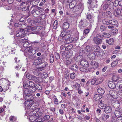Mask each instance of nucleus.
I'll use <instances>...</instances> for the list:
<instances>
[{
	"instance_id": "nucleus-1",
	"label": "nucleus",
	"mask_w": 122,
	"mask_h": 122,
	"mask_svg": "<svg viewBox=\"0 0 122 122\" xmlns=\"http://www.w3.org/2000/svg\"><path fill=\"white\" fill-rule=\"evenodd\" d=\"M71 32V30H63L61 32L60 36L61 37L58 38L59 41H61L60 38H61L63 40H65L64 43L65 44H69L74 40V39L72 37H70L71 36L70 34Z\"/></svg>"
},
{
	"instance_id": "nucleus-2",
	"label": "nucleus",
	"mask_w": 122,
	"mask_h": 122,
	"mask_svg": "<svg viewBox=\"0 0 122 122\" xmlns=\"http://www.w3.org/2000/svg\"><path fill=\"white\" fill-rule=\"evenodd\" d=\"M16 42L18 44H20L21 42H22L24 43L23 46L25 48H27L30 47L31 46V44L28 42L27 40V39H21L20 40H18L16 38H15Z\"/></svg>"
},
{
	"instance_id": "nucleus-3",
	"label": "nucleus",
	"mask_w": 122,
	"mask_h": 122,
	"mask_svg": "<svg viewBox=\"0 0 122 122\" xmlns=\"http://www.w3.org/2000/svg\"><path fill=\"white\" fill-rule=\"evenodd\" d=\"M26 76L28 78L36 82L39 83L41 82V78L39 77H36L29 73L27 74H26Z\"/></svg>"
},
{
	"instance_id": "nucleus-4",
	"label": "nucleus",
	"mask_w": 122,
	"mask_h": 122,
	"mask_svg": "<svg viewBox=\"0 0 122 122\" xmlns=\"http://www.w3.org/2000/svg\"><path fill=\"white\" fill-rule=\"evenodd\" d=\"M15 35L16 37H14V39L15 41V38H16L18 40H19L18 38L20 39L21 38L25 37L26 35V33L25 31H22L21 30H20L17 31Z\"/></svg>"
},
{
	"instance_id": "nucleus-5",
	"label": "nucleus",
	"mask_w": 122,
	"mask_h": 122,
	"mask_svg": "<svg viewBox=\"0 0 122 122\" xmlns=\"http://www.w3.org/2000/svg\"><path fill=\"white\" fill-rule=\"evenodd\" d=\"M117 92L115 91L111 90L109 91L108 94L107 95V96L111 98V99H116L117 98Z\"/></svg>"
},
{
	"instance_id": "nucleus-6",
	"label": "nucleus",
	"mask_w": 122,
	"mask_h": 122,
	"mask_svg": "<svg viewBox=\"0 0 122 122\" xmlns=\"http://www.w3.org/2000/svg\"><path fill=\"white\" fill-rule=\"evenodd\" d=\"M47 65V63L46 62H41L39 64L38 68V70L39 71H41L45 69Z\"/></svg>"
},
{
	"instance_id": "nucleus-7",
	"label": "nucleus",
	"mask_w": 122,
	"mask_h": 122,
	"mask_svg": "<svg viewBox=\"0 0 122 122\" xmlns=\"http://www.w3.org/2000/svg\"><path fill=\"white\" fill-rule=\"evenodd\" d=\"M79 25L80 29H83L87 26V22L85 20H81L79 22Z\"/></svg>"
},
{
	"instance_id": "nucleus-8",
	"label": "nucleus",
	"mask_w": 122,
	"mask_h": 122,
	"mask_svg": "<svg viewBox=\"0 0 122 122\" xmlns=\"http://www.w3.org/2000/svg\"><path fill=\"white\" fill-rule=\"evenodd\" d=\"M34 98L31 95H26L25 97V99L27 101L31 103L33 102V100Z\"/></svg>"
},
{
	"instance_id": "nucleus-9",
	"label": "nucleus",
	"mask_w": 122,
	"mask_h": 122,
	"mask_svg": "<svg viewBox=\"0 0 122 122\" xmlns=\"http://www.w3.org/2000/svg\"><path fill=\"white\" fill-rule=\"evenodd\" d=\"M20 30H21L22 31H25L26 33L27 32V30H25V29H29L28 27V26L27 25H26L25 23H21L20 25Z\"/></svg>"
},
{
	"instance_id": "nucleus-10",
	"label": "nucleus",
	"mask_w": 122,
	"mask_h": 122,
	"mask_svg": "<svg viewBox=\"0 0 122 122\" xmlns=\"http://www.w3.org/2000/svg\"><path fill=\"white\" fill-rule=\"evenodd\" d=\"M34 90L33 88H27L25 90L24 92V95L31 94L34 92Z\"/></svg>"
},
{
	"instance_id": "nucleus-11",
	"label": "nucleus",
	"mask_w": 122,
	"mask_h": 122,
	"mask_svg": "<svg viewBox=\"0 0 122 122\" xmlns=\"http://www.w3.org/2000/svg\"><path fill=\"white\" fill-rule=\"evenodd\" d=\"M111 13L110 11H107L102 13V16L104 18H110L111 17Z\"/></svg>"
},
{
	"instance_id": "nucleus-12",
	"label": "nucleus",
	"mask_w": 122,
	"mask_h": 122,
	"mask_svg": "<svg viewBox=\"0 0 122 122\" xmlns=\"http://www.w3.org/2000/svg\"><path fill=\"white\" fill-rule=\"evenodd\" d=\"M108 84L109 87L112 89H114L115 88L116 86V84L113 81L109 82Z\"/></svg>"
},
{
	"instance_id": "nucleus-13",
	"label": "nucleus",
	"mask_w": 122,
	"mask_h": 122,
	"mask_svg": "<svg viewBox=\"0 0 122 122\" xmlns=\"http://www.w3.org/2000/svg\"><path fill=\"white\" fill-rule=\"evenodd\" d=\"M80 64L81 65L85 67H87L89 66L87 61L85 59L82 60L80 62Z\"/></svg>"
},
{
	"instance_id": "nucleus-14",
	"label": "nucleus",
	"mask_w": 122,
	"mask_h": 122,
	"mask_svg": "<svg viewBox=\"0 0 122 122\" xmlns=\"http://www.w3.org/2000/svg\"><path fill=\"white\" fill-rule=\"evenodd\" d=\"M86 18L90 23H93L94 22L93 17H92L91 15L88 13L86 15Z\"/></svg>"
},
{
	"instance_id": "nucleus-15",
	"label": "nucleus",
	"mask_w": 122,
	"mask_h": 122,
	"mask_svg": "<svg viewBox=\"0 0 122 122\" xmlns=\"http://www.w3.org/2000/svg\"><path fill=\"white\" fill-rule=\"evenodd\" d=\"M93 40L94 42L97 45L101 44L102 40V39H99L95 37L94 38Z\"/></svg>"
},
{
	"instance_id": "nucleus-16",
	"label": "nucleus",
	"mask_w": 122,
	"mask_h": 122,
	"mask_svg": "<svg viewBox=\"0 0 122 122\" xmlns=\"http://www.w3.org/2000/svg\"><path fill=\"white\" fill-rule=\"evenodd\" d=\"M114 114L115 116L117 118L121 117L122 116V114L121 112L117 110H115Z\"/></svg>"
},
{
	"instance_id": "nucleus-17",
	"label": "nucleus",
	"mask_w": 122,
	"mask_h": 122,
	"mask_svg": "<svg viewBox=\"0 0 122 122\" xmlns=\"http://www.w3.org/2000/svg\"><path fill=\"white\" fill-rule=\"evenodd\" d=\"M82 6L80 4H78V5L75 6L73 9L72 11L73 12H76L79 10L81 8Z\"/></svg>"
},
{
	"instance_id": "nucleus-18",
	"label": "nucleus",
	"mask_w": 122,
	"mask_h": 122,
	"mask_svg": "<svg viewBox=\"0 0 122 122\" xmlns=\"http://www.w3.org/2000/svg\"><path fill=\"white\" fill-rule=\"evenodd\" d=\"M69 27V23L67 22L64 23L62 26V28L64 30H66L68 29Z\"/></svg>"
},
{
	"instance_id": "nucleus-19",
	"label": "nucleus",
	"mask_w": 122,
	"mask_h": 122,
	"mask_svg": "<svg viewBox=\"0 0 122 122\" xmlns=\"http://www.w3.org/2000/svg\"><path fill=\"white\" fill-rule=\"evenodd\" d=\"M104 109V112L106 113H109L112 111V108L109 106H106Z\"/></svg>"
},
{
	"instance_id": "nucleus-20",
	"label": "nucleus",
	"mask_w": 122,
	"mask_h": 122,
	"mask_svg": "<svg viewBox=\"0 0 122 122\" xmlns=\"http://www.w3.org/2000/svg\"><path fill=\"white\" fill-rule=\"evenodd\" d=\"M32 9H33V10L32 11L31 13L33 15L34 17H38L39 15V11L36 10L33 8Z\"/></svg>"
},
{
	"instance_id": "nucleus-21",
	"label": "nucleus",
	"mask_w": 122,
	"mask_h": 122,
	"mask_svg": "<svg viewBox=\"0 0 122 122\" xmlns=\"http://www.w3.org/2000/svg\"><path fill=\"white\" fill-rule=\"evenodd\" d=\"M113 103L112 105L114 108H117L119 107L120 105V103L119 102L116 101L114 102H113Z\"/></svg>"
},
{
	"instance_id": "nucleus-22",
	"label": "nucleus",
	"mask_w": 122,
	"mask_h": 122,
	"mask_svg": "<svg viewBox=\"0 0 122 122\" xmlns=\"http://www.w3.org/2000/svg\"><path fill=\"white\" fill-rule=\"evenodd\" d=\"M28 52H29V55H34L36 53V51L32 47L28 49Z\"/></svg>"
},
{
	"instance_id": "nucleus-23",
	"label": "nucleus",
	"mask_w": 122,
	"mask_h": 122,
	"mask_svg": "<svg viewBox=\"0 0 122 122\" xmlns=\"http://www.w3.org/2000/svg\"><path fill=\"white\" fill-rule=\"evenodd\" d=\"M17 119L16 117L12 115L9 118V120L11 122H14L16 121Z\"/></svg>"
},
{
	"instance_id": "nucleus-24",
	"label": "nucleus",
	"mask_w": 122,
	"mask_h": 122,
	"mask_svg": "<svg viewBox=\"0 0 122 122\" xmlns=\"http://www.w3.org/2000/svg\"><path fill=\"white\" fill-rule=\"evenodd\" d=\"M71 69L73 71H76L78 70V68L77 65L74 64L73 65L71 66Z\"/></svg>"
},
{
	"instance_id": "nucleus-25",
	"label": "nucleus",
	"mask_w": 122,
	"mask_h": 122,
	"mask_svg": "<svg viewBox=\"0 0 122 122\" xmlns=\"http://www.w3.org/2000/svg\"><path fill=\"white\" fill-rule=\"evenodd\" d=\"M102 98L101 96L98 94H96L94 97V99L96 101H98Z\"/></svg>"
},
{
	"instance_id": "nucleus-26",
	"label": "nucleus",
	"mask_w": 122,
	"mask_h": 122,
	"mask_svg": "<svg viewBox=\"0 0 122 122\" xmlns=\"http://www.w3.org/2000/svg\"><path fill=\"white\" fill-rule=\"evenodd\" d=\"M88 56L90 59H94L95 57V55L94 53H91L88 55Z\"/></svg>"
},
{
	"instance_id": "nucleus-27",
	"label": "nucleus",
	"mask_w": 122,
	"mask_h": 122,
	"mask_svg": "<svg viewBox=\"0 0 122 122\" xmlns=\"http://www.w3.org/2000/svg\"><path fill=\"white\" fill-rule=\"evenodd\" d=\"M72 61L70 58H68L66 59L65 63L66 65H67L70 64L72 63Z\"/></svg>"
},
{
	"instance_id": "nucleus-28",
	"label": "nucleus",
	"mask_w": 122,
	"mask_h": 122,
	"mask_svg": "<svg viewBox=\"0 0 122 122\" xmlns=\"http://www.w3.org/2000/svg\"><path fill=\"white\" fill-rule=\"evenodd\" d=\"M97 92L100 95L103 94L105 92L104 90L101 88H98L97 89Z\"/></svg>"
},
{
	"instance_id": "nucleus-29",
	"label": "nucleus",
	"mask_w": 122,
	"mask_h": 122,
	"mask_svg": "<svg viewBox=\"0 0 122 122\" xmlns=\"http://www.w3.org/2000/svg\"><path fill=\"white\" fill-rule=\"evenodd\" d=\"M106 43H108L110 45H112L113 43V39L112 38H111L108 40H106Z\"/></svg>"
},
{
	"instance_id": "nucleus-30",
	"label": "nucleus",
	"mask_w": 122,
	"mask_h": 122,
	"mask_svg": "<svg viewBox=\"0 0 122 122\" xmlns=\"http://www.w3.org/2000/svg\"><path fill=\"white\" fill-rule=\"evenodd\" d=\"M109 115L104 114L102 116V118L103 120H106L109 118Z\"/></svg>"
},
{
	"instance_id": "nucleus-31",
	"label": "nucleus",
	"mask_w": 122,
	"mask_h": 122,
	"mask_svg": "<svg viewBox=\"0 0 122 122\" xmlns=\"http://www.w3.org/2000/svg\"><path fill=\"white\" fill-rule=\"evenodd\" d=\"M80 70L84 72H86L88 71L89 70V69H88L87 67H81L79 68Z\"/></svg>"
},
{
	"instance_id": "nucleus-32",
	"label": "nucleus",
	"mask_w": 122,
	"mask_h": 122,
	"mask_svg": "<svg viewBox=\"0 0 122 122\" xmlns=\"http://www.w3.org/2000/svg\"><path fill=\"white\" fill-rule=\"evenodd\" d=\"M35 87L36 88L39 90H41L42 88V85L39 84H35Z\"/></svg>"
},
{
	"instance_id": "nucleus-33",
	"label": "nucleus",
	"mask_w": 122,
	"mask_h": 122,
	"mask_svg": "<svg viewBox=\"0 0 122 122\" xmlns=\"http://www.w3.org/2000/svg\"><path fill=\"white\" fill-rule=\"evenodd\" d=\"M108 6L109 5L107 3H104L102 5V7L104 10H105L108 8Z\"/></svg>"
},
{
	"instance_id": "nucleus-34",
	"label": "nucleus",
	"mask_w": 122,
	"mask_h": 122,
	"mask_svg": "<svg viewBox=\"0 0 122 122\" xmlns=\"http://www.w3.org/2000/svg\"><path fill=\"white\" fill-rule=\"evenodd\" d=\"M33 8L37 11H38L39 10H40L41 9V7H39L37 6H36L35 5H32V6L30 8V9H32Z\"/></svg>"
},
{
	"instance_id": "nucleus-35",
	"label": "nucleus",
	"mask_w": 122,
	"mask_h": 122,
	"mask_svg": "<svg viewBox=\"0 0 122 122\" xmlns=\"http://www.w3.org/2000/svg\"><path fill=\"white\" fill-rule=\"evenodd\" d=\"M38 59L40 63L43 62H46L45 61V58L43 56H41L40 57H39Z\"/></svg>"
},
{
	"instance_id": "nucleus-36",
	"label": "nucleus",
	"mask_w": 122,
	"mask_h": 122,
	"mask_svg": "<svg viewBox=\"0 0 122 122\" xmlns=\"http://www.w3.org/2000/svg\"><path fill=\"white\" fill-rule=\"evenodd\" d=\"M102 22L104 24L107 25L111 24V20H107L104 19L103 20Z\"/></svg>"
},
{
	"instance_id": "nucleus-37",
	"label": "nucleus",
	"mask_w": 122,
	"mask_h": 122,
	"mask_svg": "<svg viewBox=\"0 0 122 122\" xmlns=\"http://www.w3.org/2000/svg\"><path fill=\"white\" fill-rule=\"evenodd\" d=\"M119 77L118 76H113L112 79L113 81H116L119 80Z\"/></svg>"
},
{
	"instance_id": "nucleus-38",
	"label": "nucleus",
	"mask_w": 122,
	"mask_h": 122,
	"mask_svg": "<svg viewBox=\"0 0 122 122\" xmlns=\"http://www.w3.org/2000/svg\"><path fill=\"white\" fill-rule=\"evenodd\" d=\"M29 82L28 81H26L23 84V87L25 89H27L29 87Z\"/></svg>"
},
{
	"instance_id": "nucleus-39",
	"label": "nucleus",
	"mask_w": 122,
	"mask_h": 122,
	"mask_svg": "<svg viewBox=\"0 0 122 122\" xmlns=\"http://www.w3.org/2000/svg\"><path fill=\"white\" fill-rule=\"evenodd\" d=\"M61 49V54H63L65 52V51H66L65 46H61L60 48Z\"/></svg>"
},
{
	"instance_id": "nucleus-40",
	"label": "nucleus",
	"mask_w": 122,
	"mask_h": 122,
	"mask_svg": "<svg viewBox=\"0 0 122 122\" xmlns=\"http://www.w3.org/2000/svg\"><path fill=\"white\" fill-rule=\"evenodd\" d=\"M91 65L95 66V67H97L98 66V64L95 61H91Z\"/></svg>"
},
{
	"instance_id": "nucleus-41",
	"label": "nucleus",
	"mask_w": 122,
	"mask_h": 122,
	"mask_svg": "<svg viewBox=\"0 0 122 122\" xmlns=\"http://www.w3.org/2000/svg\"><path fill=\"white\" fill-rule=\"evenodd\" d=\"M3 91H5L7 90L9 88V86L7 84H5L4 85H3L2 86Z\"/></svg>"
},
{
	"instance_id": "nucleus-42",
	"label": "nucleus",
	"mask_w": 122,
	"mask_h": 122,
	"mask_svg": "<svg viewBox=\"0 0 122 122\" xmlns=\"http://www.w3.org/2000/svg\"><path fill=\"white\" fill-rule=\"evenodd\" d=\"M117 24V21L115 20H111V24L114 25H116Z\"/></svg>"
},
{
	"instance_id": "nucleus-43",
	"label": "nucleus",
	"mask_w": 122,
	"mask_h": 122,
	"mask_svg": "<svg viewBox=\"0 0 122 122\" xmlns=\"http://www.w3.org/2000/svg\"><path fill=\"white\" fill-rule=\"evenodd\" d=\"M29 87H35V84L32 81H30L29 82Z\"/></svg>"
},
{
	"instance_id": "nucleus-44",
	"label": "nucleus",
	"mask_w": 122,
	"mask_h": 122,
	"mask_svg": "<svg viewBox=\"0 0 122 122\" xmlns=\"http://www.w3.org/2000/svg\"><path fill=\"white\" fill-rule=\"evenodd\" d=\"M103 34L104 37L106 38H109L111 36V35L110 34L106 32H104Z\"/></svg>"
},
{
	"instance_id": "nucleus-45",
	"label": "nucleus",
	"mask_w": 122,
	"mask_h": 122,
	"mask_svg": "<svg viewBox=\"0 0 122 122\" xmlns=\"http://www.w3.org/2000/svg\"><path fill=\"white\" fill-rule=\"evenodd\" d=\"M40 110V108H37L36 107L35 108V109H34L33 111L32 112V113L33 114L36 113L38 112Z\"/></svg>"
},
{
	"instance_id": "nucleus-46",
	"label": "nucleus",
	"mask_w": 122,
	"mask_h": 122,
	"mask_svg": "<svg viewBox=\"0 0 122 122\" xmlns=\"http://www.w3.org/2000/svg\"><path fill=\"white\" fill-rule=\"evenodd\" d=\"M74 2H72L70 4L69 7L71 9H73L75 5H76V3H75V4H74Z\"/></svg>"
},
{
	"instance_id": "nucleus-47",
	"label": "nucleus",
	"mask_w": 122,
	"mask_h": 122,
	"mask_svg": "<svg viewBox=\"0 0 122 122\" xmlns=\"http://www.w3.org/2000/svg\"><path fill=\"white\" fill-rule=\"evenodd\" d=\"M105 104H104V103H102L101 104H99V107L102 109H104L106 106Z\"/></svg>"
},
{
	"instance_id": "nucleus-48",
	"label": "nucleus",
	"mask_w": 122,
	"mask_h": 122,
	"mask_svg": "<svg viewBox=\"0 0 122 122\" xmlns=\"http://www.w3.org/2000/svg\"><path fill=\"white\" fill-rule=\"evenodd\" d=\"M54 56L53 55L51 54L50 57V61L51 63H52L54 61Z\"/></svg>"
},
{
	"instance_id": "nucleus-49",
	"label": "nucleus",
	"mask_w": 122,
	"mask_h": 122,
	"mask_svg": "<svg viewBox=\"0 0 122 122\" xmlns=\"http://www.w3.org/2000/svg\"><path fill=\"white\" fill-rule=\"evenodd\" d=\"M37 106L36 105V104L34 103L32 104L31 105L30 107V109L31 110H34L35 109V108Z\"/></svg>"
},
{
	"instance_id": "nucleus-50",
	"label": "nucleus",
	"mask_w": 122,
	"mask_h": 122,
	"mask_svg": "<svg viewBox=\"0 0 122 122\" xmlns=\"http://www.w3.org/2000/svg\"><path fill=\"white\" fill-rule=\"evenodd\" d=\"M97 80V79L96 78H93L91 81V84L92 85H94L96 82Z\"/></svg>"
},
{
	"instance_id": "nucleus-51",
	"label": "nucleus",
	"mask_w": 122,
	"mask_h": 122,
	"mask_svg": "<svg viewBox=\"0 0 122 122\" xmlns=\"http://www.w3.org/2000/svg\"><path fill=\"white\" fill-rule=\"evenodd\" d=\"M114 13L115 16L116 17H117L120 14V11L119 10L117 9V10L114 12Z\"/></svg>"
},
{
	"instance_id": "nucleus-52",
	"label": "nucleus",
	"mask_w": 122,
	"mask_h": 122,
	"mask_svg": "<svg viewBox=\"0 0 122 122\" xmlns=\"http://www.w3.org/2000/svg\"><path fill=\"white\" fill-rule=\"evenodd\" d=\"M40 63L38 59H37L35 60L34 61L33 64L34 65H39Z\"/></svg>"
},
{
	"instance_id": "nucleus-53",
	"label": "nucleus",
	"mask_w": 122,
	"mask_h": 122,
	"mask_svg": "<svg viewBox=\"0 0 122 122\" xmlns=\"http://www.w3.org/2000/svg\"><path fill=\"white\" fill-rule=\"evenodd\" d=\"M85 49L86 51L88 52L91 51H92L91 47L89 46H86V47Z\"/></svg>"
},
{
	"instance_id": "nucleus-54",
	"label": "nucleus",
	"mask_w": 122,
	"mask_h": 122,
	"mask_svg": "<svg viewBox=\"0 0 122 122\" xmlns=\"http://www.w3.org/2000/svg\"><path fill=\"white\" fill-rule=\"evenodd\" d=\"M90 31V30L89 29H85L83 32V36H86V34H88Z\"/></svg>"
},
{
	"instance_id": "nucleus-55",
	"label": "nucleus",
	"mask_w": 122,
	"mask_h": 122,
	"mask_svg": "<svg viewBox=\"0 0 122 122\" xmlns=\"http://www.w3.org/2000/svg\"><path fill=\"white\" fill-rule=\"evenodd\" d=\"M65 78H68L69 75V72L67 71H66L65 72Z\"/></svg>"
},
{
	"instance_id": "nucleus-56",
	"label": "nucleus",
	"mask_w": 122,
	"mask_h": 122,
	"mask_svg": "<svg viewBox=\"0 0 122 122\" xmlns=\"http://www.w3.org/2000/svg\"><path fill=\"white\" fill-rule=\"evenodd\" d=\"M50 118V116L48 115H46L44 117H43L42 119L44 121L47 120H48Z\"/></svg>"
},
{
	"instance_id": "nucleus-57",
	"label": "nucleus",
	"mask_w": 122,
	"mask_h": 122,
	"mask_svg": "<svg viewBox=\"0 0 122 122\" xmlns=\"http://www.w3.org/2000/svg\"><path fill=\"white\" fill-rule=\"evenodd\" d=\"M117 84L119 85L118 88H121L122 87V80L119 81L117 82Z\"/></svg>"
},
{
	"instance_id": "nucleus-58",
	"label": "nucleus",
	"mask_w": 122,
	"mask_h": 122,
	"mask_svg": "<svg viewBox=\"0 0 122 122\" xmlns=\"http://www.w3.org/2000/svg\"><path fill=\"white\" fill-rule=\"evenodd\" d=\"M57 25V20H55L54 21L53 24V28L54 29L56 28Z\"/></svg>"
},
{
	"instance_id": "nucleus-59",
	"label": "nucleus",
	"mask_w": 122,
	"mask_h": 122,
	"mask_svg": "<svg viewBox=\"0 0 122 122\" xmlns=\"http://www.w3.org/2000/svg\"><path fill=\"white\" fill-rule=\"evenodd\" d=\"M73 47L72 45H69L66 47H65L66 51H68L72 48Z\"/></svg>"
},
{
	"instance_id": "nucleus-60",
	"label": "nucleus",
	"mask_w": 122,
	"mask_h": 122,
	"mask_svg": "<svg viewBox=\"0 0 122 122\" xmlns=\"http://www.w3.org/2000/svg\"><path fill=\"white\" fill-rule=\"evenodd\" d=\"M118 62L117 61H115L112 62L111 64V66L112 67H114L117 65Z\"/></svg>"
},
{
	"instance_id": "nucleus-61",
	"label": "nucleus",
	"mask_w": 122,
	"mask_h": 122,
	"mask_svg": "<svg viewBox=\"0 0 122 122\" xmlns=\"http://www.w3.org/2000/svg\"><path fill=\"white\" fill-rule=\"evenodd\" d=\"M103 37H104L103 35L99 34H97V35L96 37L99 39H102L101 38H103Z\"/></svg>"
},
{
	"instance_id": "nucleus-62",
	"label": "nucleus",
	"mask_w": 122,
	"mask_h": 122,
	"mask_svg": "<svg viewBox=\"0 0 122 122\" xmlns=\"http://www.w3.org/2000/svg\"><path fill=\"white\" fill-rule=\"evenodd\" d=\"M21 24L20 22H19L18 23H15L14 24V26L16 27H18V29H20V25Z\"/></svg>"
},
{
	"instance_id": "nucleus-63",
	"label": "nucleus",
	"mask_w": 122,
	"mask_h": 122,
	"mask_svg": "<svg viewBox=\"0 0 122 122\" xmlns=\"http://www.w3.org/2000/svg\"><path fill=\"white\" fill-rule=\"evenodd\" d=\"M100 48L99 46H96V48L94 51L96 52H99L100 51Z\"/></svg>"
},
{
	"instance_id": "nucleus-64",
	"label": "nucleus",
	"mask_w": 122,
	"mask_h": 122,
	"mask_svg": "<svg viewBox=\"0 0 122 122\" xmlns=\"http://www.w3.org/2000/svg\"><path fill=\"white\" fill-rule=\"evenodd\" d=\"M73 52L72 51L70 50V51L67 53V55L69 57H70L72 55Z\"/></svg>"
}]
</instances>
